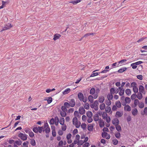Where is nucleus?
Segmentation results:
<instances>
[{
	"instance_id": "36",
	"label": "nucleus",
	"mask_w": 147,
	"mask_h": 147,
	"mask_svg": "<svg viewBox=\"0 0 147 147\" xmlns=\"http://www.w3.org/2000/svg\"><path fill=\"white\" fill-rule=\"evenodd\" d=\"M119 64V62H116L113 63L112 65V68H114L115 67H117L118 66Z\"/></svg>"
},
{
	"instance_id": "15",
	"label": "nucleus",
	"mask_w": 147,
	"mask_h": 147,
	"mask_svg": "<svg viewBox=\"0 0 147 147\" xmlns=\"http://www.w3.org/2000/svg\"><path fill=\"white\" fill-rule=\"evenodd\" d=\"M94 124H89L88 126V129L89 131H92L93 129V127Z\"/></svg>"
},
{
	"instance_id": "2",
	"label": "nucleus",
	"mask_w": 147,
	"mask_h": 147,
	"mask_svg": "<svg viewBox=\"0 0 147 147\" xmlns=\"http://www.w3.org/2000/svg\"><path fill=\"white\" fill-rule=\"evenodd\" d=\"M113 124L115 126L116 129L119 131V126L118 125L119 121L118 119L115 118L112 121Z\"/></svg>"
},
{
	"instance_id": "7",
	"label": "nucleus",
	"mask_w": 147,
	"mask_h": 147,
	"mask_svg": "<svg viewBox=\"0 0 147 147\" xmlns=\"http://www.w3.org/2000/svg\"><path fill=\"white\" fill-rule=\"evenodd\" d=\"M124 99V101H121V104L123 106L125 105L127 103H129L131 102V99L129 97H126Z\"/></svg>"
},
{
	"instance_id": "31",
	"label": "nucleus",
	"mask_w": 147,
	"mask_h": 147,
	"mask_svg": "<svg viewBox=\"0 0 147 147\" xmlns=\"http://www.w3.org/2000/svg\"><path fill=\"white\" fill-rule=\"evenodd\" d=\"M82 0H76L74 1H71L69 2V3H73V4H76L77 3L80 2Z\"/></svg>"
},
{
	"instance_id": "9",
	"label": "nucleus",
	"mask_w": 147,
	"mask_h": 147,
	"mask_svg": "<svg viewBox=\"0 0 147 147\" xmlns=\"http://www.w3.org/2000/svg\"><path fill=\"white\" fill-rule=\"evenodd\" d=\"M69 102L70 104V105L71 107H74L76 105L75 100L74 99H70Z\"/></svg>"
},
{
	"instance_id": "44",
	"label": "nucleus",
	"mask_w": 147,
	"mask_h": 147,
	"mask_svg": "<svg viewBox=\"0 0 147 147\" xmlns=\"http://www.w3.org/2000/svg\"><path fill=\"white\" fill-rule=\"evenodd\" d=\"M30 143L33 146H35L36 144L35 141L33 139L30 140Z\"/></svg>"
},
{
	"instance_id": "42",
	"label": "nucleus",
	"mask_w": 147,
	"mask_h": 147,
	"mask_svg": "<svg viewBox=\"0 0 147 147\" xmlns=\"http://www.w3.org/2000/svg\"><path fill=\"white\" fill-rule=\"evenodd\" d=\"M45 100H47V102L48 104H50L51 103L52 101V98L51 97H48V99H46Z\"/></svg>"
},
{
	"instance_id": "55",
	"label": "nucleus",
	"mask_w": 147,
	"mask_h": 147,
	"mask_svg": "<svg viewBox=\"0 0 147 147\" xmlns=\"http://www.w3.org/2000/svg\"><path fill=\"white\" fill-rule=\"evenodd\" d=\"M62 125L61 127L62 130L64 131L66 130L67 128V126L65 124H63V125Z\"/></svg>"
},
{
	"instance_id": "16",
	"label": "nucleus",
	"mask_w": 147,
	"mask_h": 147,
	"mask_svg": "<svg viewBox=\"0 0 147 147\" xmlns=\"http://www.w3.org/2000/svg\"><path fill=\"white\" fill-rule=\"evenodd\" d=\"M79 112L80 114L83 115L85 113V110L83 107H81L79 108Z\"/></svg>"
},
{
	"instance_id": "30",
	"label": "nucleus",
	"mask_w": 147,
	"mask_h": 147,
	"mask_svg": "<svg viewBox=\"0 0 147 147\" xmlns=\"http://www.w3.org/2000/svg\"><path fill=\"white\" fill-rule=\"evenodd\" d=\"M105 107V103H102L100 105V110H104Z\"/></svg>"
},
{
	"instance_id": "37",
	"label": "nucleus",
	"mask_w": 147,
	"mask_h": 147,
	"mask_svg": "<svg viewBox=\"0 0 147 147\" xmlns=\"http://www.w3.org/2000/svg\"><path fill=\"white\" fill-rule=\"evenodd\" d=\"M84 108L86 109H88L89 108V105L88 103H85L84 105Z\"/></svg>"
},
{
	"instance_id": "51",
	"label": "nucleus",
	"mask_w": 147,
	"mask_h": 147,
	"mask_svg": "<svg viewBox=\"0 0 147 147\" xmlns=\"http://www.w3.org/2000/svg\"><path fill=\"white\" fill-rule=\"evenodd\" d=\"M33 131L35 133H37L38 132V127H35L33 128Z\"/></svg>"
},
{
	"instance_id": "46",
	"label": "nucleus",
	"mask_w": 147,
	"mask_h": 147,
	"mask_svg": "<svg viewBox=\"0 0 147 147\" xmlns=\"http://www.w3.org/2000/svg\"><path fill=\"white\" fill-rule=\"evenodd\" d=\"M64 107H65L66 108H69L70 107V104L69 102H65L64 103Z\"/></svg>"
},
{
	"instance_id": "52",
	"label": "nucleus",
	"mask_w": 147,
	"mask_h": 147,
	"mask_svg": "<svg viewBox=\"0 0 147 147\" xmlns=\"http://www.w3.org/2000/svg\"><path fill=\"white\" fill-rule=\"evenodd\" d=\"M29 136L30 137L33 138L34 136V134L31 131L29 134Z\"/></svg>"
},
{
	"instance_id": "61",
	"label": "nucleus",
	"mask_w": 147,
	"mask_h": 147,
	"mask_svg": "<svg viewBox=\"0 0 147 147\" xmlns=\"http://www.w3.org/2000/svg\"><path fill=\"white\" fill-rule=\"evenodd\" d=\"M43 127H38V132L40 133H41L43 130Z\"/></svg>"
},
{
	"instance_id": "5",
	"label": "nucleus",
	"mask_w": 147,
	"mask_h": 147,
	"mask_svg": "<svg viewBox=\"0 0 147 147\" xmlns=\"http://www.w3.org/2000/svg\"><path fill=\"white\" fill-rule=\"evenodd\" d=\"M96 91V93L94 95V97L92 95H89L88 96V100L91 103H93L94 100L93 98L96 99L98 97V94L97 92V90Z\"/></svg>"
},
{
	"instance_id": "29",
	"label": "nucleus",
	"mask_w": 147,
	"mask_h": 147,
	"mask_svg": "<svg viewBox=\"0 0 147 147\" xmlns=\"http://www.w3.org/2000/svg\"><path fill=\"white\" fill-rule=\"evenodd\" d=\"M95 92V89L93 88L91 89L90 90V94L93 95Z\"/></svg>"
},
{
	"instance_id": "58",
	"label": "nucleus",
	"mask_w": 147,
	"mask_h": 147,
	"mask_svg": "<svg viewBox=\"0 0 147 147\" xmlns=\"http://www.w3.org/2000/svg\"><path fill=\"white\" fill-rule=\"evenodd\" d=\"M131 66L132 67L133 69H136L137 68V66L135 63H133L131 65Z\"/></svg>"
},
{
	"instance_id": "59",
	"label": "nucleus",
	"mask_w": 147,
	"mask_h": 147,
	"mask_svg": "<svg viewBox=\"0 0 147 147\" xmlns=\"http://www.w3.org/2000/svg\"><path fill=\"white\" fill-rule=\"evenodd\" d=\"M54 123H55L54 119L53 118H52L50 120V121L49 123L51 125H53V124H54Z\"/></svg>"
},
{
	"instance_id": "53",
	"label": "nucleus",
	"mask_w": 147,
	"mask_h": 147,
	"mask_svg": "<svg viewBox=\"0 0 147 147\" xmlns=\"http://www.w3.org/2000/svg\"><path fill=\"white\" fill-rule=\"evenodd\" d=\"M127 69L126 67L120 68V73H122L125 71Z\"/></svg>"
},
{
	"instance_id": "62",
	"label": "nucleus",
	"mask_w": 147,
	"mask_h": 147,
	"mask_svg": "<svg viewBox=\"0 0 147 147\" xmlns=\"http://www.w3.org/2000/svg\"><path fill=\"white\" fill-rule=\"evenodd\" d=\"M58 133L59 136H62L63 135V132L62 130H59L58 132Z\"/></svg>"
},
{
	"instance_id": "56",
	"label": "nucleus",
	"mask_w": 147,
	"mask_h": 147,
	"mask_svg": "<svg viewBox=\"0 0 147 147\" xmlns=\"http://www.w3.org/2000/svg\"><path fill=\"white\" fill-rule=\"evenodd\" d=\"M124 89H121L120 87V96H121L124 93Z\"/></svg>"
},
{
	"instance_id": "11",
	"label": "nucleus",
	"mask_w": 147,
	"mask_h": 147,
	"mask_svg": "<svg viewBox=\"0 0 147 147\" xmlns=\"http://www.w3.org/2000/svg\"><path fill=\"white\" fill-rule=\"evenodd\" d=\"M45 132L47 134L49 133L50 132V128L47 123H45Z\"/></svg>"
},
{
	"instance_id": "43",
	"label": "nucleus",
	"mask_w": 147,
	"mask_h": 147,
	"mask_svg": "<svg viewBox=\"0 0 147 147\" xmlns=\"http://www.w3.org/2000/svg\"><path fill=\"white\" fill-rule=\"evenodd\" d=\"M141 114L142 115H144V114L147 115V107H145L144 110V113H141Z\"/></svg>"
},
{
	"instance_id": "10",
	"label": "nucleus",
	"mask_w": 147,
	"mask_h": 147,
	"mask_svg": "<svg viewBox=\"0 0 147 147\" xmlns=\"http://www.w3.org/2000/svg\"><path fill=\"white\" fill-rule=\"evenodd\" d=\"M72 135L70 133L68 134L66 136V138L67 140V142L68 144L71 143L72 141L71 139Z\"/></svg>"
},
{
	"instance_id": "13",
	"label": "nucleus",
	"mask_w": 147,
	"mask_h": 147,
	"mask_svg": "<svg viewBox=\"0 0 147 147\" xmlns=\"http://www.w3.org/2000/svg\"><path fill=\"white\" fill-rule=\"evenodd\" d=\"M139 90L140 92L144 94L146 93V91L144 90V88L142 86L140 85L139 86Z\"/></svg>"
},
{
	"instance_id": "22",
	"label": "nucleus",
	"mask_w": 147,
	"mask_h": 147,
	"mask_svg": "<svg viewBox=\"0 0 147 147\" xmlns=\"http://www.w3.org/2000/svg\"><path fill=\"white\" fill-rule=\"evenodd\" d=\"M105 100V98L104 96H101L98 98V101L100 103H102Z\"/></svg>"
},
{
	"instance_id": "6",
	"label": "nucleus",
	"mask_w": 147,
	"mask_h": 147,
	"mask_svg": "<svg viewBox=\"0 0 147 147\" xmlns=\"http://www.w3.org/2000/svg\"><path fill=\"white\" fill-rule=\"evenodd\" d=\"M27 135L22 133H20L18 135V137L23 140H26L27 139Z\"/></svg>"
},
{
	"instance_id": "63",
	"label": "nucleus",
	"mask_w": 147,
	"mask_h": 147,
	"mask_svg": "<svg viewBox=\"0 0 147 147\" xmlns=\"http://www.w3.org/2000/svg\"><path fill=\"white\" fill-rule=\"evenodd\" d=\"M61 109L62 111H67V108L65 107H64V106H62L61 107Z\"/></svg>"
},
{
	"instance_id": "26",
	"label": "nucleus",
	"mask_w": 147,
	"mask_h": 147,
	"mask_svg": "<svg viewBox=\"0 0 147 147\" xmlns=\"http://www.w3.org/2000/svg\"><path fill=\"white\" fill-rule=\"evenodd\" d=\"M55 125L56 126H57L59 123V119L58 117H55Z\"/></svg>"
},
{
	"instance_id": "21",
	"label": "nucleus",
	"mask_w": 147,
	"mask_h": 147,
	"mask_svg": "<svg viewBox=\"0 0 147 147\" xmlns=\"http://www.w3.org/2000/svg\"><path fill=\"white\" fill-rule=\"evenodd\" d=\"M93 119L94 121H97L98 120L99 121V116L98 115V113H96L93 116Z\"/></svg>"
},
{
	"instance_id": "8",
	"label": "nucleus",
	"mask_w": 147,
	"mask_h": 147,
	"mask_svg": "<svg viewBox=\"0 0 147 147\" xmlns=\"http://www.w3.org/2000/svg\"><path fill=\"white\" fill-rule=\"evenodd\" d=\"M13 26L10 24H8L5 25L3 27V29L1 30V32H2L3 31L6 30L10 29Z\"/></svg>"
},
{
	"instance_id": "17",
	"label": "nucleus",
	"mask_w": 147,
	"mask_h": 147,
	"mask_svg": "<svg viewBox=\"0 0 147 147\" xmlns=\"http://www.w3.org/2000/svg\"><path fill=\"white\" fill-rule=\"evenodd\" d=\"M139 103L140 102L138 99H135L134 100V105L132 106V107L133 108L136 107Z\"/></svg>"
},
{
	"instance_id": "60",
	"label": "nucleus",
	"mask_w": 147,
	"mask_h": 147,
	"mask_svg": "<svg viewBox=\"0 0 147 147\" xmlns=\"http://www.w3.org/2000/svg\"><path fill=\"white\" fill-rule=\"evenodd\" d=\"M92 121L93 119L92 117H88V118L87 119V121L88 123H90Z\"/></svg>"
},
{
	"instance_id": "41",
	"label": "nucleus",
	"mask_w": 147,
	"mask_h": 147,
	"mask_svg": "<svg viewBox=\"0 0 147 147\" xmlns=\"http://www.w3.org/2000/svg\"><path fill=\"white\" fill-rule=\"evenodd\" d=\"M113 96L112 95V94L111 93V94H109L107 96V98L108 99L111 100L113 98Z\"/></svg>"
},
{
	"instance_id": "33",
	"label": "nucleus",
	"mask_w": 147,
	"mask_h": 147,
	"mask_svg": "<svg viewBox=\"0 0 147 147\" xmlns=\"http://www.w3.org/2000/svg\"><path fill=\"white\" fill-rule=\"evenodd\" d=\"M66 111H61L60 112V114L61 116L65 117L67 115Z\"/></svg>"
},
{
	"instance_id": "19",
	"label": "nucleus",
	"mask_w": 147,
	"mask_h": 147,
	"mask_svg": "<svg viewBox=\"0 0 147 147\" xmlns=\"http://www.w3.org/2000/svg\"><path fill=\"white\" fill-rule=\"evenodd\" d=\"M102 136L103 137L107 139H109L110 138V135L107 133H104V134H102Z\"/></svg>"
},
{
	"instance_id": "34",
	"label": "nucleus",
	"mask_w": 147,
	"mask_h": 147,
	"mask_svg": "<svg viewBox=\"0 0 147 147\" xmlns=\"http://www.w3.org/2000/svg\"><path fill=\"white\" fill-rule=\"evenodd\" d=\"M126 61L127 60L125 59L122 60L120 61V64L121 65L125 64L126 63Z\"/></svg>"
},
{
	"instance_id": "39",
	"label": "nucleus",
	"mask_w": 147,
	"mask_h": 147,
	"mask_svg": "<svg viewBox=\"0 0 147 147\" xmlns=\"http://www.w3.org/2000/svg\"><path fill=\"white\" fill-rule=\"evenodd\" d=\"M28 141L24 142L22 145V147H28Z\"/></svg>"
},
{
	"instance_id": "18",
	"label": "nucleus",
	"mask_w": 147,
	"mask_h": 147,
	"mask_svg": "<svg viewBox=\"0 0 147 147\" xmlns=\"http://www.w3.org/2000/svg\"><path fill=\"white\" fill-rule=\"evenodd\" d=\"M132 114L134 116H135L138 113V111L136 108H135L132 109L131 111Z\"/></svg>"
},
{
	"instance_id": "24",
	"label": "nucleus",
	"mask_w": 147,
	"mask_h": 147,
	"mask_svg": "<svg viewBox=\"0 0 147 147\" xmlns=\"http://www.w3.org/2000/svg\"><path fill=\"white\" fill-rule=\"evenodd\" d=\"M70 91V89L69 88H67L64 90L62 92L63 95L67 94Z\"/></svg>"
},
{
	"instance_id": "48",
	"label": "nucleus",
	"mask_w": 147,
	"mask_h": 147,
	"mask_svg": "<svg viewBox=\"0 0 147 147\" xmlns=\"http://www.w3.org/2000/svg\"><path fill=\"white\" fill-rule=\"evenodd\" d=\"M136 86H137V84L135 82H132L131 84V87H132L133 88Z\"/></svg>"
},
{
	"instance_id": "3",
	"label": "nucleus",
	"mask_w": 147,
	"mask_h": 147,
	"mask_svg": "<svg viewBox=\"0 0 147 147\" xmlns=\"http://www.w3.org/2000/svg\"><path fill=\"white\" fill-rule=\"evenodd\" d=\"M102 115V118L105 120L107 123H109L110 122V117L107 115L106 113L103 112Z\"/></svg>"
},
{
	"instance_id": "23",
	"label": "nucleus",
	"mask_w": 147,
	"mask_h": 147,
	"mask_svg": "<svg viewBox=\"0 0 147 147\" xmlns=\"http://www.w3.org/2000/svg\"><path fill=\"white\" fill-rule=\"evenodd\" d=\"M99 125L100 127H102L105 126V123L104 122L102 121L101 120H99Z\"/></svg>"
},
{
	"instance_id": "50",
	"label": "nucleus",
	"mask_w": 147,
	"mask_h": 147,
	"mask_svg": "<svg viewBox=\"0 0 147 147\" xmlns=\"http://www.w3.org/2000/svg\"><path fill=\"white\" fill-rule=\"evenodd\" d=\"M86 125L85 123H83L81 125V127L83 129H85L86 128Z\"/></svg>"
},
{
	"instance_id": "38",
	"label": "nucleus",
	"mask_w": 147,
	"mask_h": 147,
	"mask_svg": "<svg viewBox=\"0 0 147 147\" xmlns=\"http://www.w3.org/2000/svg\"><path fill=\"white\" fill-rule=\"evenodd\" d=\"M86 115L88 117H92V113L90 111H88L86 113Z\"/></svg>"
},
{
	"instance_id": "45",
	"label": "nucleus",
	"mask_w": 147,
	"mask_h": 147,
	"mask_svg": "<svg viewBox=\"0 0 147 147\" xmlns=\"http://www.w3.org/2000/svg\"><path fill=\"white\" fill-rule=\"evenodd\" d=\"M134 92L135 93H137L138 92V88L137 86L133 88Z\"/></svg>"
},
{
	"instance_id": "1",
	"label": "nucleus",
	"mask_w": 147,
	"mask_h": 147,
	"mask_svg": "<svg viewBox=\"0 0 147 147\" xmlns=\"http://www.w3.org/2000/svg\"><path fill=\"white\" fill-rule=\"evenodd\" d=\"M73 124L75 125L77 128H79L81 124L80 121H78V119L76 117H75L73 119Z\"/></svg>"
},
{
	"instance_id": "47",
	"label": "nucleus",
	"mask_w": 147,
	"mask_h": 147,
	"mask_svg": "<svg viewBox=\"0 0 147 147\" xmlns=\"http://www.w3.org/2000/svg\"><path fill=\"white\" fill-rule=\"evenodd\" d=\"M138 106L140 108L142 109L144 107V104L143 102H141L139 104Z\"/></svg>"
},
{
	"instance_id": "54",
	"label": "nucleus",
	"mask_w": 147,
	"mask_h": 147,
	"mask_svg": "<svg viewBox=\"0 0 147 147\" xmlns=\"http://www.w3.org/2000/svg\"><path fill=\"white\" fill-rule=\"evenodd\" d=\"M84 143V142L83 140H79L78 141V145L79 146L82 145Z\"/></svg>"
},
{
	"instance_id": "4",
	"label": "nucleus",
	"mask_w": 147,
	"mask_h": 147,
	"mask_svg": "<svg viewBox=\"0 0 147 147\" xmlns=\"http://www.w3.org/2000/svg\"><path fill=\"white\" fill-rule=\"evenodd\" d=\"M98 100H96L94 101L93 103L90 105V106L91 108L94 109L95 110L97 111L98 109Z\"/></svg>"
},
{
	"instance_id": "27",
	"label": "nucleus",
	"mask_w": 147,
	"mask_h": 147,
	"mask_svg": "<svg viewBox=\"0 0 147 147\" xmlns=\"http://www.w3.org/2000/svg\"><path fill=\"white\" fill-rule=\"evenodd\" d=\"M142 93L139 92L137 95V97L139 100H141L143 97Z\"/></svg>"
},
{
	"instance_id": "57",
	"label": "nucleus",
	"mask_w": 147,
	"mask_h": 147,
	"mask_svg": "<svg viewBox=\"0 0 147 147\" xmlns=\"http://www.w3.org/2000/svg\"><path fill=\"white\" fill-rule=\"evenodd\" d=\"M114 145H117L118 143V140L116 139H114L112 141Z\"/></svg>"
},
{
	"instance_id": "35",
	"label": "nucleus",
	"mask_w": 147,
	"mask_h": 147,
	"mask_svg": "<svg viewBox=\"0 0 147 147\" xmlns=\"http://www.w3.org/2000/svg\"><path fill=\"white\" fill-rule=\"evenodd\" d=\"M105 111L107 113H109L111 111V107L109 106H107L105 108Z\"/></svg>"
},
{
	"instance_id": "25",
	"label": "nucleus",
	"mask_w": 147,
	"mask_h": 147,
	"mask_svg": "<svg viewBox=\"0 0 147 147\" xmlns=\"http://www.w3.org/2000/svg\"><path fill=\"white\" fill-rule=\"evenodd\" d=\"M78 97L80 100H82L84 98V95L81 92L79 93L78 94Z\"/></svg>"
},
{
	"instance_id": "14",
	"label": "nucleus",
	"mask_w": 147,
	"mask_h": 147,
	"mask_svg": "<svg viewBox=\"0 0 147 147\" xmlns=\"http://www.w3.org/2000/svg\"><path fill=\"white\" fill-rule=\"evenodd\" d=\"M119 92V90L118 88H112L110 89V92L111 94L117 93Z\"/></svg>"
},
{
	"instance_id": "49",
	"label": "nucleus",
	"mask_w": 147,
	"mask_h": 147,
	"mask_svg": "<svg viewBox=\"0 0 147 147\" xmlns=\"http://www.w3.org/2000/svg\"><path fill=\"white\" fill-rule=\"evenodd\" d=\"M111 100L108 99V100H106L105 103L107 105L109 106L111 104Z\"/></svg>"
},
{
	"instance_id": "20",
	"label": "nucleus",
	"mask_w": 147,
	"mask_h": 147,
	"mask_svg": "<svg viewBox=\"0 0 147 147\" xmlns=\"http://www.w3.org/2000/svg\"><path fill=\"white\" fill-rule=\"evenodd\" d=\"M124 106V109L125 110L128 111H130L131 110V108L128 105H125Z\"/></svg>"
},
{
	"instance_id": "64",
	"label": "nucleus",
	"mask_w": 147,
	"mask_h": 147,
	"mask_svg": "<svg viewBox=\"0 0 147 147\" xmlns=\"http://www.w3.org/2000/svg\"><path fill=\"white\" fill-rule=\"evenodd\" d=\"M84 143L85 144L82 146V147H88L90 145L88 142H85Z\"/></svg>"
},
{
	"instance_id": "32",
	"label": "nucleus",
	"mask_w": 147,
	"mask_h": 147,
	"mask_svg": "<svg viewBox=\"0 0 147 147\" xmlns=\"http://www.w3.org/2000/svg\"><path fill=\"white\" fill-rule=\"evenodd\" d=\"M137 98V94L135 93L132 94L131 96V98L132 100H135Z\"/></svg>"
},
{
	"instance_id": "12",
	"label": "nucleus",
	"mask_w": 147,
	"mask_h": 147,
	"mask_svg": "<svg viewBox=\"0 0 147 147\" xmlns=\"http://www.w3.org/2000/svg\"><path fill=\"white\" fill-rule=\"evenodd\" d=\"M61 35L59 34L56 33V34H55L54 35L53 40L54 41H55L59 39L61 37Z\"/></svg>"
},
{
	"instance_id": "40",
	"label": "nucleus",
	"mask_w": 147,
	"mask_h": 147,
	"mask_svg": "<svg viewBox=\"0 0 147 147\" xmlns=\"http://www.w3.org/2000/svg\"><path fill=\"white\" fill-rule=\"evenodd\" d=\"M125 92L127 95L129 96L131 94V92L130 89H128L125 90Z\"/></svg>"
},
{
	"instance_id": "28",
	"label": "nucleus",
	"mask_w": 147,
	"mask_h": 147,
	"mask_svg": "<svg viewBox=\"0 0 147 147\" xmlns=\"http://www.w3.org/2000/svg\"><path fill=\"white\" fill-rule=\"evenodd\" d=\"M65 122V119L61 117L60 118L59 123L61 125L64 124Z\"/></svg>"
}]
</instances>
